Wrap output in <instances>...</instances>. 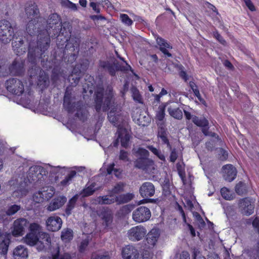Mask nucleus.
Instances as JSON below:
<instances>
[{"mask_svg":"<svg viewBox=\"0 0 259 259\" xmlns=\"http://www.w3.org/2000/svg\"><path fill=\"white\" fill-rule=\"evenodd\" d=\"M25 12L29 20L26 27L27 33L31 36L37 33V47L33 49V42H30L29 44L28 60L33 64L37 59L42 57L43 53L49 46L50 36L51 35L53 36L50 28L53 29L54 36L59 32L62 34L63 32L61 26V19L58 14L54 13L50 16L46 26L47 29H44L46 22L43 18L39 16V10L34 3L27 6Z\"/></svg>","mask_w":259,"mask_h":259,"instance_id":"1","label":"nucleus"},{"mask_svg":"<svg viewBox=\"0 0 259 259\" xmlns=\"http://www.w3.org/2000/svg\"><path fill=\"white\" fill-rule=\"evenodd\" d=\"M69 168L65 166H54L46 164L44 166L34 165L30 167L25 173L17 174L8 182V185L13 187L15 190L12 193V196L15 198H21L26 196L30 190V184L41 182L49 172L51 175H64Z\"/></svg>","mask_w":259,"mask_h":259,"instance_id":"2","label":"nucleus"},{"mask_svg":"<svg viewBox=\"0 0 259 259\" xmlns=\"http://www.w3.org/2000/svg\"><path fill=\"white\" fill-rule=\"evenodd\" d=\"M95 108L97 112L105 111L110 109L108 114L109 121L114 125L118 126L117 139L114 146L117 145L119 141L122 147L128 146L130 136L128 131L121 126L123 123L120 108L115 104L113 100V93L111 87H107L106 90L102 88H98L95 92Z\"/></svg>","mask_w":259,"mask_h":259,"instance_id":"3","label":"nucleus"},{"mask_svg":"<svg viewBox=\"0 0 259 259\" xmlns=\"http://www.w3.org/2000/svg\"><path fill=\"white\" fill-rule=\"evenodd\" d=\"M21 80L12 78L7 80L5 86L8 92L17 96H21L19 104L28 108L30 104L32 95L29 89Z\"/></svg>","mask_w":259,"mask_h":259,"instance_id":"4","label":"nucleus"},{"mask_svg":"<svg viewBox=\"0 0 259 259\" xmlns=\"http://www.w3.org/2000/svg\"><path fill=\"white\" fill-rule=\"evenodd\" d=\"M138 159L135 161V166L146 170L149 174L154 173L155 164L153 160L148 158L149 152L143 148L135 150Z\"/></svg>","mask_w":259,"mask_h":259,"instance_id":"5","label":"nucleus"},{"mask_svg":"<svg viewBox=\"0 0 259 259\" xmlns=\"http://www.w3.org/2000/svg\"><path fill=\"white\" fill-rule=\"evenodd\" d=\"M24 62L21 58H17L7 70L5 61L0 60V76H4L9 72L15 75H21L24 72Z\"/></svg>","mask_w":259,"mask_h":259,"instance_id":"6","label":"nucleus"},{"mask_svg":"<svg viewBox=\"0 0 259 259\" xmlns=\"http://www.w3.org/2000/svg\"><path fill=\"white\" fill-rule=\"evenodd\" d=\"M28 72L30 78V85L33 84V79H37V85L41 87L42 88L48 85L49 82L48 75L39 68L33 66Z\"/></svg>","mask_w":259,"mask_h":259,"instance_id":"7","label":"nucleus"},{"mask_svg":"<svg viewBox=\"0 0 259 259\" xmlns=\"http://www.w3.org/2000/svg\"><path fill=\"white\" fill-rule=\"evenodd\" d=\"M14 38V28L6 20L0 21V40L4 44L9 42Z\"/></svg>","mask_w":259,"mask_h":259,"instance_id":"8","label":"nucleus"},{"mask_svg":"<svg viewBox=\"0 0 259 259\" xmlns=\"http://www.w3.org/2000/svg\"><path fill=\"white\" fill-rule=\"evenodd\" d=\"M89 62L84 60L80 65H77L73 69L72 73L68 77L69 82L72 86H75L79 82L80 77L88 67Z\"/></svg>","mask_w":259,"mask_h":259,"instance_id":"9","label":"nucleus"},{"mask_svg":"<svg viewBox=\"0 0 259 259\" xmlns=\"http://www.w3.org/2000/svg\"><path fill=\"white\" fill-rule=\"evenodd\" d=\"M151 217V213L150 209L143 206L138 207L132 213V219L137 223L147 222Z\"/></svg>","mask_w":259,"mask_h":259,"instance_id":"10","label":"nucleus"},{"mask_svg":"<svg viewBox=\"0 0 259 259\" xmlns=\"http://www.w3.org/2000/svg\"><path fill=\"white\" fill-rule=\"evenodd\" d=\"M23 241L24 243L30 246H33L36 245V249L38 251L43 250L46 245V242L44 240H39L38 235L33 233V232H29L26 236L23 238Z\"/></svg>","mask_w":259,"mask_h":259,"instance_id":"11","label":"nucleus"},{"mask_svg":"<svg viewBox=\"0 0 259 259\" xmlns=\"http://www.w3.org/2000/svg\"><path fill=\"white\" fill-rule=\"evenodd\" d=\"M147 234L145 227L139 225L129 229L127 233L128 238L132 241H138L143 239Z\"/></svg>","mask_w":259,"mask_h":259,"instance_id":"12","label":"nucleus"},{"mask_svg":"<svg viewBox=\"0 0 259 259\" xmlns=\"http://www.w3.org/2000/svg\"><path fill=\"white\" fill-rule=\"evenodd\" d=\"M28 225V221L23 218L16 220L13 224L12 235L15 237L22 236L25 232V229Z\"/></svg>","mask_w":259,"mask_h":259,"instance_id":"13","label":"nucleus"},{"mask_svg":"<svg viewBox=\"0 0 259 259\" xmlns=\"http://www.w3.org/2000/svg\"><path fill=\"white\" fill-rule=\"evenodd\" d=\"M184 114L186 118L187 119H190L192 118V121L194 122V123H195L197 126L202 127V132L205 136L210 135L208 131V121L206 118L204 117L199 118L196 116L192 117L191 114L186 111H184Z\"/></svg>","mask_w":259,"mask_h":259,"instance_id":"14","label":"nucleus"},{"mask_svg":"<svg viewBox=\"0 0 259 259\" xmlns=\"http://www.w3.org/2000/svg\"><path fill=\"white\" fill-rule=\"evenodd\" d=\"M62 225V219L56 215L49 217L46 220L47 228L50 231L55 232L59 230Z\"/></svg>","mask_w":259,"mask_h":259,"instance_id":"15","label":"nucleus"},{"mask_svg":"<svg viewBox=\"0 0 259 259\" xmlns=\"http://www.w3.org/2000/svg\"><path fill=\"white\" fill-rule=\"evenodd\" d=\"M66 201V197L63 195L55 197L46 206V209L50 212L55 211L62 207Z\"/></svg>","mask_w":259,"mask_h":259,"instance_id":"16","label":"nucleus"},{"mask_svg":"<svg viewBox=\"0 0 259 259\" xmlns=\"http://www.w3.org/2000/svg\"><path fill=\"white\" fill-rule=\"evenodd\" d=\"M40 226L35 223L30 224L29 227V232H33L35 234L38 235L39 239L44 240L46 242V244L48 245V246L50 245L51 240L49 234L46 232H40Z\"/></svg>","mask_w":259,"mask_h":259,"instance_id":"17","label":"nucleus"},{"mask_svg":"<svg viewBox=\"0 0 259 259\" xmlns=\"http://www.w3.org/2000/svg\"><path fill=\"white\" fill-rule=\"evenodd\" d=\"M121 255L123 259H138L140 253L135 246L128 245L122 248Z\"/></svg>","mask_w":259,"mask_h":259,"instance_id":"18","label":"nucleus"},{"mask_svg":"<svg viewBox=\"0 0 259 259\" xmlns=\"http://www.w3.org/2000/svg\"><path fill=\"white\" fill-rule=\"evenodd\" d=\"M239 208L242 213L249 215L253 213L254 205L251 200L248 198L241 199L239 202Z\"/></svg>","mask_w":259,"mask_h":259,"instance_id":"19","label":"nucleus"},{"mask_svg":"<svg viewBox=\"0 0 259 259\" xmlns=\"http://www.w3.org/2000/svg\"><path fill=\"white\" fill-rule=\"evenodd\" d=\"M223 177L228 182L233 181L236 176L237 170L231 164H227L223 167Z\"/></svg>","mask_w":259,"mask_h":259,"instance_id":"20","label":"nucleus"},{"mask_svg":"<svg viewBox=\"0 0 259 259\" xmlns=\"http://www.w3.org/2000/svg\"><path fill=\"white\" fill-rule=\"evenodd\" d=\"M160 236L159 231L152 229L147 235L146 241L148 247H153L156 244Z\"/></svg>","mask_w":259,"mask_h":259,"instance_id":"21","label":"nucleus"},{"mask_svg":"<svg viewBox=\"0 0 259 259\" xmlns=\"http://www.w3.org/2000/svg\"><path fill=\"white\" fill-rule=\"evenodd\" d=\"M140 193L143 197H151L155 193V187L152 183L145 182L142 184L140 188Z\"/></svg>","mask_w":259,"mask_h":259,"instance_id":"22","label":"nucleus"},{"mask_svg":"<svg viewBox=\"0 0 259 259\" xmlns=\"http://www.w3.org/2000/svg\"><path fill=\"white\" fill-rule=\"evenodd\" d=\"M13 256L14 259H27L28 257L27 248L22 245L16 246L13 250Z\"/></svg>","mask_w":259,"mask_h":259,"instance_id":"23","label":"nucleus"},{"mask_svg":"<svg viewBox=\"0 0 259 259\" xmlns=\"http://www.w3.org/2000/svg\"><path fill=\"white\" fill-rule=\"evenodd\" d=\"M72 168L74 170H70L67 176L60 182V185L63 187H66L71 183L72 179L76 174V171H81L84 169V167L82 166H74Z\"/></svg>","mask_w":259,"mask_h":259,"instance_id":"24","label":"nucleus"},{"mask_svg":"<svg viewBox=\"0 0 259 259\" xmlns=\"http://www.w3.org/2000/svg\"><path fill=\"white\" fill-rule=\"evenodd\" d=\"M95 201L96 203L99 204H111L117 202V196H114L109 192V195L97 197Z\"/></svg>","mask_w":259,"mask_h":259,"instance_id":"25","label":"nucleus"},{"mask_svg":"<svg viewBox=\"0 0 259 259\" xmlns=\"http://www.w3.org/2000/svg\"><path fill=\"white\" fill-rule=\"evenodd\" d=\"M12 47L15 53L19 56L25 53L27 49L26 45H24L23 40L21 38L13 41Z\"/></svg>","mask_w":259,"mask_h":259,"instance_id":"26","label":"nucleus"},{"mask_svg":"<svg viewBox=\"0 0 259 259\" xmlns=\"http://www.w3.org/2000/svg\"><path fill=\"white\" fill-rule=\"evenodd\" d=\"M10 243V235H4L0 238V253L6 255Z\"/></svg>","mask_w":259,"mask_h":259,"instance_id":"27","label":"nucleus"},{"mask_svg":"<svg viewBox=\"0 0 259 259\" xmlns=\"http://www.w3.org/2000/svg\"><path fill=\"white\" fill-rule=\"evenodd\" d=\"M20 208V205L13 204L8 206L6 211H0V219H5V215L11 216L15 214Z\"/></svg>","mask_w":259,"mask_h":259,"instance_id":"28","label":"nucleus"},{"mask_svg":"<svg viewBox=\"0 0 259 259\" xmlns=\"http://www.w3.org/2000/svg\"><path fill=\"white\" fill-rule=\"evenodd\" d=\"M156 42L159 46L160 50L167 57H171V55L167 50V49H172V46L168 43L165 40L160 37L156 38Z\"/></svg>","mask_w":259,"mask_h":259,"instance_id":"29","label":"nucleus"},{"mask_svg":"<svg viewBox=\"0 0 259 259\" xmlns=\"http://www.w3.org/2000/svg\"><path fill=\"white\" fill-rule=\"evenodd\" d=\"M100 216L103 220V226L105 229L109 227L112 222V215L110 210L107 208L104 209L101 213Z\"/></svg>","mask_w":259,"mask_h":259,"instance_id":"30","label":"nucleus"},{"mask_svg":"<svg viewBox=\"0 0 259 259\" xmlns=\"http://www.w3.org/2000/svg\"><path fill=\"white\" fill-rule=\"evenodd\" d=\"M64 107L69 113L73 112L75 105L71 102L70 95L69 93V88H67L64 97Z\"/></svg>","mask_w":259,"mask_h":259,"instance_id":"31","label":"nucleus"},{"mask_svg":"<svg viewBox=\"0 0 259 259\" xmlns=\"http://www.w3.org/2000/svg\"><path fill=\"white\" fill-rule=\"evenodd\" d=\"M167 111L171 116L176 119H181L183 117L182 110L176 105H170L167 108Z\"/></svg>","mask_w":259,"mask_h":259,"instance_id":"32","label":"nucleus"},{"mask_svg":"<svg viewBox=\"0 0 259 259\" xmlns=\"http://www.w3.org/2000/svg\"><path fill=\"white\" fill-rule=\"evenodd\" d=\"M78 195H76L69 200L65 210V213L64 215L68 217L71 214L72 209L75 207Z\"/></svg>","mask_w":259,"mask_h":259,"instance_id":"33","label":"nucleus"},{"mask_svg":"<svg viewBox=\"0 0 259 259\" xmlns=\"http://www.w3.org/2000/svg\"><path fill=\"white\" fill-rule=\"evenodd\" d=\"M39 191L43 195L42 196L44 197V200L50 199L55 193V189L51 186L43 187Z\"/></svg>","mask_w":259,"mask_h":259,"instance_id":"34","label":"nucleus"},{"mask_svg":"<svg viewBox=\"0 0 259 259\" xmlns=\"http://www.w3.org/2000/svg\"><path fill=\"white\" fill-rule=\"evenodd\" d=\"M54 248L55 250L52 253L51 259H72L73 257V256L68 253H65L60 256L58 246L56 245Z\"/></svg>","mask_w":259,"mask_h":259,"instance_id":"35","label":"nucleus"},{"mask_svg":"<svg viewBox=\"0 0 259 259\" xmlns=\"http://www.w3.org/2000/svg\"><path fill=\"white\" fill-rule=\"evenodd\" d=\"M95 183L89 182L87 184V187L82 191V196L87 197L93 194L95 190L97 189V188H95Z\"/></svg>","mask_w":259,"mask_h":259,"instance_id":"36","label":"nucleus"},{"mask_svg":"<svg viewBox=\"0 0 259 259\" xmlns=\"http://www.w3.org/2000/svg\"><path fill=\"white\" fill-rule=\"evenodd\" d=\"M73 231L70 229H64L61 232V239L65 242L70 241L73 238Z\"/></svg>","mask_w":259,"mask_h":259,"instance_id":"37","label":"nucleus"},{"mask_svg":"<svg viewBox=\"0 0 259 259\" xmlns=\"http://www.w3.org/2000/svg\"><path fill=\"white\" fill-rule=\"evenodd\" d=\"M168 103H162L158 107L156 112V117L157 120L162 121L165 117V107L168 106Z\"/></svg>","mask_w":259,"mask_h":259,"instance_id":"38","label":"nucleus"},{"mask_svg":"<svg viewBox=\"0 0 259 259\" xmlns=\"http://www.w3.org/2000/svg\"><path fill=\"white\" fill-rule=\"evenodd\" d=\"M133 198L134 195L131 193L117 195V203L119 204L126 203L131 200Z\"/></svg>","mask_w":259,"mask_h":259,"instance_id":"39","label":"nucleus"},{"mask_svg":"<svg viewBox=\"0 0 259 259\" xmlns=\"http://www.w3.org/2000/svg\"><path fill=\"white\" fill-rule=\"evenodd\" d=\"M114 166V163L109 165L106 168L107 173L108 175H110L113 172L117 178H120L121 175V170L120 169L115 168Z\"/></svg>","mask_w":259,"mask_h":259,"instance_id":"40","label":"nucleus"},{"mask_svg":"<svg viewBox=\"0 0 259 259\" xmlns=\"http://www.w3.org/2000/svg\"><path fill=\"white\" fill-rule=\"evenodd\" d=\"M124 187V184L123 183H118L114 187V188L111 190H109V192H110L111 194L114 196H116V194H117L123 191Z\"/></svg>","mask_w":259,"mask_h":259,"instance_id":"41","label":"nucleus"},{"mask_svg":"<svg viewBox=\"0 0 259 259\" xmlns=\"http://www.w3.org/2000/svg\"><path fill=\"white\" fill-rule=\"evenodd\" d=\"M235 191L240 195L245 194L247 192L246 185L241 182H239L235 187Z\"/></svg>","mask_w":259,"mask_h":259,"instance_id":"42","label":"nucleus"},{"mask_svg":"<svg viewBox=\"0 0 259 259\" xmlns=\"http://www.w3.org/2000/svg\"><path fill=\"white\" fill-rule=\"evenodd\" d=\"M221 193L222 197L226 200H230L234 198L232 192L226 187L221 189Z\"/></svg>","mask_w":259,"mask_h":259,"instance_id":"43","label":"nucleus"},{"mask_svg":"<svg viewBox=\"0 0 259 259\" xmlns=\"http://www.w3.org/2000/svg\"><path fill=\"white\" fill-rule=\"evenodd\" d=\"M61 4L63 6L66 7L73 11H77V6L69 0H61Z\"/></svg>","mask_w":259,"mask_h":259,"instance_id":"44","label":"nucleus"},{"mask_svg":"<svg viewBox=\"0 0 259 259\" xmlns=\"http://www.w3.org/2000/svg\"><path fill=\"white\" fill-rule=\"evenodd\" d=\"M148 148L155 155H156L160 160H165L164 155L157 149L152 146H149Z\"/></svg>","mask_w":259,"mask_h":259,"instance_id":"45","label":"nucleus"},{"mask_svg":"<svg viewBox=\"0 0 259 259\" xmlns=\"http://www.w3.org/2000/svg\"><path fill=\"white\" fill-rule=\"evenodd\" d=\"M120 19L121 22L127 26H131L133 23V20L126 14H121Z\"/></svg>","mask_w":259,"mask_h":259,"instance_id":"46","label":"nucleus"},{"mask_svg":"<svg viewBox=\"0 0 259 259\" xmlns=\"http://www.w3.org/2000/svg\"><path fill=\"white\" fill-rule=\"evenodd\" d=\"M131 92L132 93V97L133 99L135 101L140 103L141 102V97L139 94V91L136 88H133L131 89Z\"/></svg>","mask_w":259,"mask_h":259,"instance_id":"47","label":"nucleus"},{"mask_svg":"<svg viewBox=\"0 0 259 259\" xmlns=\"http://www.w3.org/2000/svg\"><path fill=\"white\" fill-rule=\"evenodd\" d=\"M91 259H109V256L107 253L95 252L92 254Z\"/></svg>","mask_w":259,"mask_h":259,"instance_id":"48","label":"nucleus"},{"mask_svg":"<svg viewBox=\"0 0 259 259\" xmlns=\"http://www.w3.org/2000/svg\"><path fill=\"white\" fill-rule=\"evenodd\" d=\"M42 194L39 190L35 193L33 196V200L36 203H40L44 201V197L42 196Z\"/></svg>","mask_w":259,"mask_h":259,"instance_id":"49","label":"nucleus"},{"mask_svg":"<svg viewBox=\"0 0 259 259\" xmlns=\"http://www.w3.org/2000/svg\"><path fill=\"white\" fill-rule=\"evenodd\" d=\"M134 207L133 204H127L122 207L121 211L124 214H128L133 209Z\"/></svg>","mask_w":259,"mask_h":259,"instance_id":"50","label":"nucleus"},{"mask_svg":"<svg viewBox=\"0 0 259 259\" xmlns=\"http://www.w3.org/2000/svg\"><path fill=\"white\" fill-rule=\"evenodd\" d=\"M149 118L148 117H146V116H141L138 119V123L139 125H141L142 126H145L149 122Z\"/></svg>","mask_w":259,"mask_h":259,"instance_id":"51","label":"nucleus"},{"mask_svg":"<svg viewBox=\"0 0 259 259\" xmlns=\"http://www.w3.org/2000/svg\"><path fill=\"white\" fill-rule=\"evenodd\" d=\"M89 243V239H85L83 240L80 245L79 246V251L80 252H83L85 250L86 247H87Z\"/></svg>","mask_w":259,"mask_h":259,"instance_id":"52","label":"nucleus"},{"mask_svg":"<svg viewBox=\"0 0 259 259\" xmlns=\"http://www.w3.org/2000/svg\"><path fill=\"white\" fill-rule=\"evenodd\" d=\"M100 5L98 3H95V2H91L90 3V7L93 9V10L96 13H100V9L99 7V6Z\"/></svg>","mask_w":259,"mask_h":259,"instance_id":"53","label":"nucleus"},{"mask_svg":"<svg viewBox=\"0 0 259 259\" xmlns=\"http://www.w3.org/2000/svg\"><path fill=\"white\" fill-rule=\"evenodd\" d=\"M178 157V153L176 151L175 149H174L171 151L170 155V161L171 162H174Z\"/></svg>","mask_w":259,"mask_h":259,"instance_id":"54","label":"nucleus"},{"mask_svg":"<svg viewBox=\"0 0 259 259\" xmlns=\"http://www.w3.org/2000/svg\"><path fill=\"white\" fill-rule=\"evenodd\" d=\"M119 159L125 161H128V158L127 152L123 150H121L119 155Z\"/></svg>","mask_w":259,"mask_h":259,"instance_id":"55","label":"nucleus"},{"mask_svg":"<svg viewBox=\"0 0 259 259\" xmlns=\"http://www.w3.org/2000/svg\"><path fill=\"white\" fill-rule=\"evenodd\" d=\"M98 3L103 7L109 8L111 5L109 0H99Z\"/></svg>","mask_w":259,"mask_h":259,"instance_id":"56","label":"nucleus"},{"mask_svg":"<svg viewBox=\"0 0 259 259\" xmlns=\"http://www.w3.org/2000/svg\"><path fill=\"white\" fill-rule=\"evenodd\" d=\"M213 35L214 37L222 44H225V40L222 38V37L220 35V34L218 32H214L213 33Z\"/></svg>","mask_w":259,"mask_h":259,"instance_id":"57","label":"nucleus"},{"mask_svg":"<svg viewBox=\"0 0 259 259\" xmlns=\"http://www.w3.org/2000/svg\"><path fill=\"white\" fill-rule=\"evenodd\" d=\"M177 259H190L189 254L187 251H183L177 257Z\"/></svg>","mask_w":259,"mask_h":259,"instance_id":"58","label":"nucleus"},{"mask_svg":"<svg viewBox=\"0 0 259 259\" xmlns=\"http://www.w3.org/2000/svg\"><path fill=\"white\" fill-rule=\"evenodd\" d=\"M6 148H7V143L3 140L0 139V154L3 152Z\"/></svg>","mask_w":259,"mask_h":259,"instance_id":"59","label":"nucleus"},{"mask_svg":"<svg viewBox=\"0 0 259 259\" xmlns=\"http://www.w3.org/2000/svg\"><path fill=\"white\" fill-rule=\"evenodd\" d=\"M194 95L197 97L198 100L202 103V104H204L205 101L204 100L201 98V95L199 93V91L198 90V89H195L193 91Z\"/></svg>","mask_w":259,"mask_h":259,"instance_id":"60","label":"nucleus"},{"mask_svg":"<svg viewBox=\"0 0 259 259\" xmlns=\"http://www.w3.org/2000/svg\"><path fill=\"white\" fill-rule=\"evenodd\" d=\"M253 227L259 232V218L256 217L252 221Z\"/></svg>","mask_w":259,"mask_h":259,"instance_id":"61","label":"nucleus"},{"mask_svg":"<svg viewBox=\"0 0 259 259\" xmlns=\"http://www.w3.org/2000/svg\"><path fill=\"white\" fill-rule=\"evenodd\" d=\"M220 154L221 156H220V158L222 160H225L228 157V153L226 151L223 149H221L220 150Z\"/></svg>","mask_w":259,"mask_h":259,"instance_id":"62","label":"nucleus"},{"mask_svg":"<svg viewBox=\"0 0 259 259\" xmlns=\"http://www.w3.org/2000/svg\"><path fill=\"white\" fill-rule=\"evenodd\" d=\"M246 5L249 10L253 11L255 10L254 7L250 0H244Z\"/></svg>","mask_w":259,"mask_h":259,"instance_id":"63","label":"nucleus"},{"mask_svg":"<svg viewBox=\"0 0 259 259\" xmlns=\"http://www.w3.org/2000/svg\"><path fill=\"white\" fill-rule=\"evenodd\" d=\"M159 136L160 138L161 141L164 143L166 144L167 146H169L168 140L166 137L163 133H159Z\"/></svg>","mask_w":259,"mask_h":259,"instance_id":"64","label":"nucleus"}]
</instances>
